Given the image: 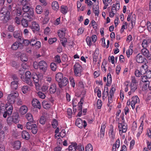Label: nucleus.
I'll use <instances>...</instances> for the list:
<instances>
[{
  "label": "nucleus",
  "instance_id": "15",
  "mask_svg": "<svg viewBox=\"0 0 151 151\" xmlns=\"http://www.w3.org/2000/svg\"><path fill=\"white\" fill-rule=\"evenodd\" d=\"M66 31V29L65 28H63L58 30V35L59 37L61 39H63L64 38Z\"/></svg>",
  "mask_w": 151,
  "mask_h": 151
},
{
  "label": "nucleus",
  "instance_id": "7",
  "mask_svg": "<svg viewBox=\"0 0 151 151\" xmlns=\"http://www.w3.org/2000/svg\"><path fill=\"white\" fill-rule=\"evenodd\" d=\"M76 125L80 128H82L83 127L85 128L87 126V123L85 120L83 122L80 118H77L75 123Z\"/></svg>",
  "mask_w": 151,
  "mask_h": 151
},
{
  "label": "nucleus",
  "instance_id": "30",
  "mask_svg": "<svg viewBox=\"0 0 151 151\" xmlns=\"http://www.w3.org/2000/svg\"><path fill=\"white\" fill-rule=\"evenodd\" d=\"M18 82L16 81H12L11 84V88L13 90H16L18 87Z\"/></svg>",
  "mask_w": 151,
  "mask_h": 151
},
{
  "label": "nucleus",
  "instance_id": "32",
  "mask_svg": "<svg viewBox=\"0 0 151 151\" xmlns=\"http://www.w3.org/2000/svg\"><path fill=\"white\" fill-rule=\"evenodd\" d=\"M68 9L66 6L62 5L60 7V12L63 14H65L67 13Z\"/></svg>",
  "mask_w": 151,
  "mask_h": 151
},
{
  "label": "nucleus",
  "instance_id": "53",
  "mask_svg": "<svg viewBox=\"0 0 151 151\" xmlns=\"http://www.w3.org/2000/svg\"><path fill=\"white\" fill-rule=\"evenodd\" d=\"M50 68L53 71H55L57 68L56 64L54 63H52L50 64Z\"/></svg>",
  "mask_w": 151,
  "mask_h": 151
},
{
  "label": "nucleus",
  "instance_id": "36",
  "mask_svg": "<svg viewBox=\"0 0 151 151\" xmlns=\"http://www.w3.org/2000/svg\"><path fill=\"white\" fill-rule=\"evenodd\" d=\"M132 44L130 45L129 49L126 51V54L128 58L129 57L130 55H131L132 54Z\"/></svg>",
  "mask_w": 151,
  "mask_h": 151
},
{
  "label": "nucleus",
  "instance_id": "8",
  "mask_svg": "<svg viewBox=\"0 0 151 151\" xmlns=\"http://www.w3.org/2000/svg\"><path fill=\"white\" fill-rule=\"evenodd\" d=\"M39 67L42 71L45 72L47 70V65L44 61H41L38 63Z\"/></svg>",
  "mask_w": 151,
  "mask_h": 151
},
{
  "label": "nucleus",
  "instance_id": "9",
  "mask_svg": "<svg viewBox=\"0 0 151 151\" xmlns=\"http://www.w3.org/2000/svg\"><path fill=\"white\" fill-rule=\"evenodd\" d=\"M118 127L119 133L120 135H122L123 133H125L127 131V127L126 126L123 125L121 123H119Z\"/></svg>",
  "mask_w": 151,
  "mask_h": 151
},
{
  "label": "nucleus",
  "instance_id": "22",
  "mask_svg": "<svg viewBox=\"0 0 151 151\" xmlns=\"http://www.w3.org/2000/svg\"><path fill=\"white\" fill-rule=\"evenodd\" d=\"M148 66L146 64H145L141 66L139 70L142 73H143L144 75L145 74L147 70Z\"/></svg>",
  "mask_w": 151,
  "mask_h": 151
},
{
  "label": "nucleus",
  "instance_id": "59",
  "mask_svg": "<svg viewBox=\"0 0 151 151\" xmlns=\"http://www.w3.org/2000/svg\"><path fill=\"white\" fill-rule=\"evenodd\" d=\"M67 113L68 115V117L70 118L72 117V109H70L68 108L67 109Z\"/></svg>",
  "mask_w": 151,
  "mask_h": 151
},
{
  "label": "nucleus",
  "instance_id": "11",
  "mask_svg": "<svg viewBox=\"0 0 151 151\" xmlns=\"http://www.w3.org/2000/svg\"><path fill=\"white\" fill-rule=\"evenodd\" d=\"M146 59L142 56L141 53L138 54L135 57V60L138 63H142L144 62Z\"/></svg>",
  "mask_w": 151,
  "mask_h": 151
},
{
  "label": "nucleus",
  "instance_id": "27",
  "mask_svg": "<svg viewBox=\"0 0 151 151\" xmlns=\"http://www.w3.org/2000/svg\"><path fill=\"white\" fill-rule=\"evenodd\" d=\"M63 78V74L61 73H59L56 75V80L58 82H60Z\"/></svg>",
  "mask_w": 151,
  "mask_h": 151
},
{
  "label": "nucleus",
  "instance_id": "40",
  "mask_svg": "<svg viewBox=\"0 0 151 151\" xmlns=\"http://www.w3.org/2000/svg\"><path fill=\"white\" fill-rule=\"evenodd\" d=\"M97 6H95L96 9H95L94 6L93 7V10L95 14V16H99V8H97Z\"/></svg>",
  "mask_w": 151,
  "mask_h": 151
},
{
  "label": "nucleus",
  "instance_id": "16",
  "mask_svg": "<svg viewBox=\"0 0 151 151\" xmlns=\"http://www.w3.org/2000/svg\"><path fill=\"white\" fill-rule=\"evenodd\" d=\"M139 80L138 79H133V91H135L138 86Z\"/></svg>",
  "mask_w": 151,
  "mask_h": 151
},
{
  "label": "nucleus",
  "instance_id": "46",
  "mask_svg": "<svg viewBox=\"0 0 151 151\" xmlns=\"http://www.w3.org/2000/svg\"><path fill=\"white\" fill-rule=\"evenodd\" d=\"M86 151H92L93 147L91 144H89L87 145L85 148Z\"/></svg>",
  "mask_w": 151,
  "mask_h": 151
},
{
  "label": "nucleus",
  "instance_id": "20",
  "mask_svg": "<svg viewBox=\"0 0 151 151\" xmlns=\"http://www.w3.org/2000/svg\"><path fill=\"white\" fill-rule=\"evenodd\" d=\"M28 110L27 107L25 105L22 106L20 108L19 111L22 115H24L27 113Z\"/></svg>",
  "mask_w": 151,
  "mask_h": 151
},
{
  "label": "nucleus",
  "instance_id": "49",
  "mask_svg": "<svg viewBox=\"0 0 151 151\" xmlns=\"http://www.w3.org/2000/svg\"><path fill=\"white\" fill-rule=\"evenodd\" d=\"M141 81L143 82L147 83H149V81L148 80V79L147 77L145 75H144L143 76H142Z\"/></svg>",
  "mask_w": 151,
  "mask_h": 151
},
{
  "label": "nucleus",
  "instance_id": "55",
  "mask_svg": "<svg viewBox=\"0 0 151 151\" xmlns=\"http://www.w3.org/2000/svg\"><path fill=\"white\" fill-rule=\"evenodd\" d=\"M67 41V39L66 38H64L63 39H61L60 40V42H61L62 45L65 47L66 45V43Z\"/></svg>",
  "mask_w": 151,
  "mask_h": 151
},
{
  "label": "nucleus",
  "instance_id": "19",
  "mask_svg": "<svg viewBox=\"0 0 151 151\" xmlns=\"http://www.w3.org/2000/svg\"><path fill=\"white\" fill-rule=\"evenodd\" d=\"M56 84L54 83H51L49 88L50 93L51 94H53L56 92Z\"/></svg>",
  "mask_w": 151,
  "mask_h": 151
},
{
  "label": "nucleus",
  "instance_id": "1",
  "mask_svg": "<svg viewBox=\"0 0 151 151\" xmlns=\"http://www.w3.org/2000/svg\"><path fill=\"white\" fill-rule=\"evenodd\" d=\"M26 1H24V4L22 8L23 11L25 12L23 14V16L28 18L30 21L32 20L33 17L34 16V12L32 8L26 5Z\"/></svg>",
  "mask_w": 151,
  "mask_h": 151
},
{
  "label": "nucleus",
  "instance_id": "5",
  "mask_svg": "<svg viewBox=\"0 0 151 151\" xmlns=\"http://www.w3.org/2000/svg\"><path fill=\"white\" fill-rule=\"evenodd\" d=\"M12 104L7 103L5 105L6 107L5 112L3 114L4 118L6 117L7 116H10L12 114L13 110Z\"/></svg>",
  "mask_w": 151,
  "mask_h": 151
},
{
  "label": "nucleus",
  "instance_id": "35",
  "mask_svg": "<svg viewBox=\"0 0 151 151\" xmlns=\"http://www.w3.org/2000/svg\"><path fill=\"white\" fill-rule=\"evenodd\" d=\"M26 118L29 122H33V119L32 114L30 113H27L26 115Z\"/></svg>",
  "mask_w": 151,
  "mask_h": 151
},
{
  "label": "nucleus",
  "instance_id": "33",
  "mask_svg": "<svg viewBox=\"0 0 151 151\" xmlns=\"http://www.w3.org/2000/svg\"><path fill=\"white\" fill-rule=\"evenodd\" d=\"M14 37L16 38H18L20 40H21L22 37L19 32L18 31H15L13 33Z\"/></svg>",
  "mask_w": 151,
  "mask_h": 151
},
{
  "label": "nucleus",
  "instance_id": "41",
  "mask_svg": "<svg viewBox=\"0 0 151 151\" xmlns=\"http://www.w3.org/2000/svg\"><path fill=\"white\" fill-rule=\"evenodd\" d=\"M22 24L23 26L24 27H27L28 25V21L25 19H23L21 21Z\"/></svg>",
  "mask_w": 151,
  "mask_h": 151
},
{
  "label": "nucleus",
  "instance_id": "31",
  "mask_svg": "<svg viewBox=\"0 0 151 151\" xmlns=\"http://www.w3.org/2000/svg\"><path fill=\"white\" fill-rule=\"evenodd\" d=\"M35 11L37 14H41L42 12V6L40 5H37L35 8Z\"/></svg>",
  "mask_w": 151,
  "mask_h": 151
},
{
  "label": "nucleus",
  "instance_id": "42",
  "mask_svg": "<svg viewBox=\"0 0 151 151\" xmlns=\"http://www.w3.org/2000/svg\"><path fill=\"white\" fill-rule=\"evenodd\" d=\"M33 128H32V129H31V132L32 133L35 134L37 133V127L36 124H33Z\"/></svg>",
  "mask_w": 151,
  "mask_h": 151
},
{
  "label": "nucleus",
  "instance_id": "26",
  "mask_svg": "<svg viewBox=\"0 0 151 151\" xmlns=\"http://www.w3.org/2000/svg\"><path fill=\"white\" fill-rule=\"evenodd\" d=\"M77 144L75 143L73 145H71L69 146L68 147L69 151H76V149H77Z\"/></svg>",
  "mask_w": 151,
  "mask_h": 151
},
{
  "label": "nucleus",
  "instance_id": "54",
  "mask_svg": "<svg viewBox=\"0 0 151 151\" xmlns=\"http://www.w3.org/2000/svg\"><path fill=\"white\" fill-rule=\"evenodd\" d=\"M28 87L27 86H23L22 88V92L24 93H26L27 91L28 90Z\"/></svg>",
  "mask_w": 151,
  "mask_h": 151
},
{
  "label": "nucleus",
  "instance_id": "4",
  "mask_svg": "<svg viewBox=\"0 0 151 151\" xmlns=\"http://www.w3.org/2000/svg\"><path fill=\"white\" fill-rule=\"evenodd\" d=\"M18 96V93L16 91L9 94L7 98V103L14 104L15 101L16 99Z\"/></svg>",
  "mask_w": 151,
  "mask_h": 151
},
{
  "label": "nucleus",
  "instance_id": "58",
  "mask_svg": "<svg viewBox=\"0 0 151 151\" xmlns=\"http://www.w3.org/2000/svg\"><path fill=\"white\" fill-rule=\"evenodd\" d=\"M5 138V134L3 131H2L0 132V140L2 141Z\"/></svg>",
  "mask_w": 151,
  "mask_h": 151
},
{
  "label": "nucleus",
  "instance_id": "43",
  "mask_svg": "<svg viewBox=\"0 0 151 151\" xmlns=\"http://www.w3.org/2000/svg\"><path fill=\"white\" fill-rule=\"evenodd\" d=\"M150 42H148L146 40H144L142 45V47L144 48H146Z\"/></svg>",
  "mask_w": 151,
  "mask_h": 151
},
{
  "label": "nucleus",
  "instance_id": "38",
  "mask_svg": "<svg viewBox=\"0 0 151 151\" xmlns=\"http://www.w3.org/2000/svg\"><path fill=\"white\" fill-rule=\"evenodd\" d=\"M32 79L33 80L35 83H38L39 82V78L38 76L36 73L32 75Z\"/></svg>",
  "mask_w": 151,
  "mask_h": 151
},
{
  "label": "nucleus",
  "instance_id": "29",
  "mask_svg": "<svg viewBox=\"0 0 151 151\" xmlns=\"http://www.w3.org/2000/svg\"><path fill=\"white\" fill-rule=\"evenodd\" d=\"M6 107L5 105L4 104H0V115L1 114L3 115L5 112Z\"/></svg>",
  "mask_w": 151,
  "mask_h": 151
},
{
  "label": "nucleus",
  "instance_id": "39",
  "mask_svg": "<svg viewBox=\"0 0 151 151\" xmlns=\"http://www.w3.org/2000/svg\"><path fill=\"white\" fill-rule=\"evenodd\" d=\"M139 101V100L137 96H135L133 97V104H134V106L138 103Z\"/></svg>",
  "mask_w": 151,
  "mask_h": 151
},
{
  "label": "nucleus",
  "instance_id": "57",
  "mask_svg": "<svg viewBox=\"0 0 151 151\" xmlns=\"http://www.w3.org/2000/svg\"><path fill=\"white\" fill-rule=\"evenodd\" d=\"M146 75H145L148 78H151V71L149 70H148L146 71V72L145 73Z\"/></svg>",
  "mask_w": 151,
  "mask_h": 151
},
{
  "label": "nucleus",
  "instance_id": "56",
  "mask_svg": "<svg viewBox=\"0 0 151 151\" xmlns=\"http://www.w3.org/2000/svg\"><path fill=\"white\" fill-rule=\"evenodd\" d=\"M37 95L41 99H43L45 97V94L40 91H39L37 93Z\"/></svg>",
  "mask_w": 151,
  "mask_h": 151
},
{
  "label": "nucleus",
  "instance_id": "64",
  "mask_svg": "<svg viewBox=\"0 0 151 151\" xmlns=\"http://www.w3.org/2000/svg\"><path fill=\"white\" fill-rule=\"evenodd\" d=\"M147 27L148 30L149 32L151 31V23L149 22H147Z\"/></svg>",
  "mask_w": 151,
  "mask_h": 151
},
{
  "label": "nucleus",
  "instance_id": "12",
  "mask_svg": "<svg viewBox=\"0 0 151 151\" xmlns=\"http://www.w3.org/2000/svg\"><path fill=\"white\" fill-rule=\"evenodd\" d=\"M109 134L112 140H114L115 138V133L114 131L113 127L112 125L110 126V129Z\"/></svg>",
  "mask_w": 151,
  "mask_h": 151
},
{
  "label": "nucleus",
  "instance_id": "21",
  "mask_svg": "<svg viewBox=\"0 0 151 151\" xmlns=\"http://www.w3.org/2000/svg\"><path fill=\"white\" fill-rule=\"evenodd\" d=\"M22 136L23 138L27 140H28L30 138V135L28 132L25 130H24L22 131Z\"/></svg>",
  "mask_w": 151,
  "mask_h": 151
},
{
  "label": "nucleus",
  "instance_id": "63",
  "mask_svg": "<svg viewBox=\"0 0 151 151\" xmlns=\"http://www.w3.org/2000/svg\"><path fill=\"white\" fill-rule=\"evenodd\" d=\"M102 102L101 100L98 99L97 102V106L98 109H100L101 107Z\"/></svg>",
  "mask_w": 151,
  "mask_h": 151
},
{
  "label": "nucleus",
  "instance_id": "13",
  "mask_svg": "<svg viewBox=\"0 0 151 151\" xmlns=\"http://www.w3.org/2000/svg\"><path fill=\"white\" fill-rule=\"evenodd\" d=\"M32 106L36 107L39 109L41 108L40 104V101L37 99H33L32 102Z\"/></svg>",
  "mask_w": 151,
  "mask_h": 151
},
{
  "label": "nucleus",
  "instance_id": "3",
  "mask_svg": "<svg viewBox=\"0 0 151 151\" xmlns=\"http://www.w3.org/2000/svg\"><path fill=\"white\" fill-rule=\"evenodd\" d=\"M32 75L29 71H27L25 73V77L22 75L21 78L22 80L30 86H33V83L32 80Z\"/></svg>",
  "mask_w": 151,
  "mask_h": 151
},
{
  "label": "nucleus",
  "instance_id": "52",
  "mask_svg": "<svg viewBox=\"0 0 151 151\" xmlns=\"http://www.w3.org/2000/svg\"><path fill=\"white\" fill-rule=\"evenodd\" d=\"M55 61L56 62L58 63H60L61 62V60L60 59V56L58 55H56L54 57Z\"/></svg>",
  "mask_w": 151,
  "mask_h": 151
},
{
  "label": "nucleus",
  "instance_id": "37",
  "mask_svg": "<svg viewBox=\"0 0 151 151\" xmlns=\"http://www.w3.org/2000/svg\"><path fill=\"white\" fill-rule=\"evenodd\" d=\"M107 83H106V85L107 86H109V85L111 82V74L110 73H108L107 76Z\"/></svg>",
  "mask_w": 151,
  "mask_h": 151
},
{
  "label": "nucleus",
  "instance_id": "14",
  "mask_svg": "<svg viewBox=\"0 0 151 151\" xmlns=\"http://www.w3.org/2000/svg\"><path fill=\"white\" fill-rule=\"evenodd\" d=\"M141 53L142 55H143L148 58L150 57V54L149 52L146 48H143L141 50Z\"/></svg>",
  "mask_w": 151,
  "mask_h": 151
},
{
  "label": "nucleus",
  "instance_id": "10",
  "mask_svg": "<svg viewBox=\"0 0 151 151\" xmlns=\"http://www.w3.org/2000/svg\"><path fill=\"white\" fill-rule=\"evenodd\" d=\"M68 83V79L64 77L60 82H58L59 86L60 88H62L66 86Z\"/></svg>",
  "mask_w": 151,
  "mask_h": 151
},
{
  "label": "nucleus",
  "instance_id": "50",
  "mask_svg": "<svg viewBox=\"0 0 151 151\" xmlns=\"http://www.w3.org/2000/svg\"><path fill=\"white\" fill-rule=\"evenodd\" d=\"M135 75L137 77H139L142 75H144L143 73H142L140 70H136L135 71Z\"/></svg>",
  "mask_w": 151,
  "mask_h": 151
},
{
  "label": "nucleus",
  "instance_id": "23",
  "mask_svg": "<svg viewBox=\"0 0 151 151\" xmlns=\"http://www.w3.org/2000/svg\"><path fill=\"white\" fill-rule=\"evenodd\" d=\"M106 127V126L105 124H102L101 125V128L100 129V138H103L104 135L105 129Z\"/></svg>",
  "mask_w": 151,
  "mask_h": 151
},
{
  "label": "nucleus",
  "instance_id": "60",
  "mask_svg": "<svg viewBox=\"0 0 151 151\" xmlns=\"http://www.w3.org/2000/svg\"><path fill=\"white\" fill-rule=\"evenodd\" d=\"M86 41L87 43V44L89 46H91L92 45V42L91 40V38L89 37H87L86 39Z\"/></svg>",
  "mask_w": 151,
  "mask_h": 151
},
{
  "label": "nucleus",
  "instance_id": "6",
  "mask_svg": "<svg viewBox=\"0 0 151 151\" xmlns=\"http://www.w3.org/2000/svg\"><path fill=\"white\" fill-rule=\"evenodd\" d=\"M82 67L78 63L75 64L73 66L75 75L76 76H80L81 75Z\"/></svg>",
  "mask_w": 151,
  "mask_h": 151
},
{
  "label": "nucleus",
  "instance_id": "18",
  "mask_svg": "<svg viewBox=\"0 0 151 151\" xmlns=\"http://www.w3.org/2000/svg\"><path fill=\"white\" fill-rule=\"evenodd\" d=\"M32 29L33 31L34 30L38 31L40 30V27L39 25L35 22H32Z\"/></svg>",
  "mask_w": 151,
  "mask_h": 151
},
{
  "label": "nucleus",
  "instance_id": "51",
  "mask_svg": "<svg viewBox=\"0 0 151 151\" xmlns=\"http://www.w3.org/2000/svg\"><path fill=\"white\" fill-rule=\"evenodd\" d=\"M113 145H114L117 148L119 147L120 145V140L119 139H117L116 141L115 144H113Z\"/></svg>",
  "mask_w": 151,
  "mask_h": 151
},
{
  "label": "nucleus",
  "instance_id": "45",
  "mask_svg": "<svg viewBox=\"0 0 151 151\" xmlns=\"http://www.w3.org/2000/svg\"><path fill=\"white\" fill-rule=\"evenodd\" d=\"M34 45L35 46L36 48H40L41 47V43L39 41H37L36 42V43L32 44V46H34Z\"/></svg>",
  "mask_w": 151,
  "mask_h": 151
},
{
  "label": "nucleus",
  "instance_id": "2",
  "mask_svg": "<svg viewBox=\"0 0 151 151\" xmlns=\"http://www.w3.org/2000/svg\"><path fill=\"white\" fill-rule=\"evenodd\" d=\"M10 13L9 11L5 7H3L0 12V20L3 21L4 22H7L9 19Z\"/></svg>",
  "mask_w": 151,
  "mask_h": 151
},
{
  "label": "nucleus",
  "instance_id": "47",
  "mask_svg": "<svg viewBox=\"0 0 151 151\" xmlns=\"http://www.w3.org/2000/svg\"><path fill=\"white\" fill-rule=\"evenodd\" d=\"M58 124V123L57 120L56 119H53L52 123V127L54 128H56Z\"/></svg>",
  "mask_w": 151,
  "mask_h": 151
},
{
  "label": "nucleus",
  "instance_id": "44",
  "mask_svg": "<svg viewBox=\"0 0 151 151\" xmlns=\"http://www.w3.org/2000/svg\"><path fill=\"white\" fill-rule=\"evenodd\" d=\"M34 124H32L31 122H27L26 127V128L29 130H30L32 129Z\"/></svg>",
  "mask_w": 151,
  "mask_h": 151
},
{
  "label": "nucleus",
  "instance_id": "24",
  "mask_svg": "<svg viewBox=\"0 0 151 151\" xmlns=\"http://www.w3.org/2000/svg\"><path fill=\"white\" fill-rule=\"evenodd\" d=\"M52 9L55 11L58 10L59 8L58 3L56 1H54L52 2Z\"/></svg>",
  "mask_w": 151,
  "mask_h": 151
},
{
  "label": "nucleus",
  "instance_id": "61",
  "mask_svg": "<svg viewBox=\"0 0 151 151\" xmlns=\"http://www.w3.org/2000/svg\"><path fill=\"white\" fill-rule=\"evenodd\" d=\"M45 122V119L43 116H42L40 117V123L42 124H44Z\"/></svg>",
  "mask_w": 151,
  "mask_h": 151
},
{
  "label": "nucleus",
  "instance_id": "28",
  "mask_svg": "<svg viewBox=\"0 0 151 151\" xmlns=\"http://www.w3.org/2000/svg\"><path fill=\"white\" fill-rule=\"evenodd\" d=\"M21 43L17 42H16L14 43L11 47L12 49L14 50H17L19 47V44Z\"/></svg>",
  "mask_w": 151,
  "mask_h": 151
},
{
  "label": "nucleus",
  "instance_id": "25",
  "mask_svg": "<svg viewBox=\"0 0 151 151\" xmlns=\"http://www.w3.org/2000/svg\"><path fill=\"white\" fill-rule=\"evenodd\" d=\"M99 50L97 48L96 49L95 52L93 55V61L96 62V60L98 58V56L99 54Z\"/></svg>",
  "mask_w": 151,
  "mask_h": 151
},
{
  "label": "nucleus",
  "instance_id": "48",
  "mask_svg": "<svg viewBox=\"0 0 151 151\" xmlns=\"http://www.w3.org/2000/svg\"><path fill=\"white\" fill-rule=\"evenodd\" d=\"M2 36L6 38L7 39H10L12 37L10 34L8 33H2Z\"/></svg>",
  "mask_w": 151,
  "mask_h": 151
},
{
  "label": "nucleus",
  "instance_id": "62",
  "mask_svg": "<svg viewBox=\"0 0 151 151\" xmlns=\"http://www.w3.org/2000/svg\"><path fill=\"white\" fill-rule=\"evenodd\" d=\"M11 65L12 66L16 68H17L18 67V64L15 62L13 61L11 63Z\"/></svg>",
  "mask_w": 151,
  "mask_h": 151
},
{
  "label": "nucleus",
  "instance_id": "34",
  "mask_svg": "<svg viewBox=\"0 0 151 151\" xmlns=\"http://www.w3.org/2000/svg\"><path fill=\"white\" fill-rule=\"evenodd\" d=\"M42 105L43 107L45 109H47L50 108V104L47 101H43L42 102Z\"/></svg>",
  "mask_w": 151,
  "mask_h": 151
},
{
  "label": "nucleus",
  "instance_id": "17",
  "mask_svg": "<svg viewBox=\"0 0 151 151\" xmlns=\"http://www.w3.org/2000/svg\"><path fill=\"white\" fill-rule=\"evenodd\" d=\"M13 148L16 150H19L21 147V143L19 140L16 141L12 144Z\"/></svg>",
  "mask_w": 151,
  "mask_h": 151
}]
</instances>
